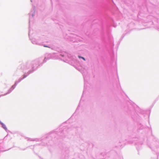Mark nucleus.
Instances as JSON below:
<instances>
[{"mask_svg":"<svg viewBox=\"0 0 159 159\" xmlns=\"http://www.w3.org/2000/svg\"><path fill=\"white\" fill-rule=\"evenodd\" d=\"M78 57L79 58H81V59H82L84 61L85 60V58L84 57H81V56H78Z\"/></svg>","mask_w":159,"mask_h":159,"instance_id":"1","label":"nucleus"},{"mask_svg":"<svg viewBox=\"0 0 159 159\" xmlns=\"http://www.w3.org/2000/svg\"><path fill=\"white\" fill-rule=\"evenodd\" d=\"M44 47H47V46H44Z\"/></svg>","mask_w":159,"mask_h":159,"instance_id":"2","label":"nucleus"}]
</instances>
